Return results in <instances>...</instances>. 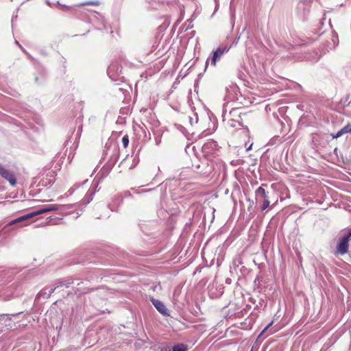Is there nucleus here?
Wrapping results in <instances>:
<instances>
[{"instance_id":"9b49d317","label":"nucleus","mask_w":351,"mask_h":351,"mask_svg":"<svg viewBox=\"0 0 351 351\" xmlns=\"http://www.w3.org/2000/svg\"><path fill=\"white\" fill-rule=\"evenodd\" d=\"M122 143H123V145L124 147H127L128 146L129 138H128V136L127 135L124 136L122 138Z\"/></svg>"},{"instance_id":"1a4fd4ad","label":"nucleus","mask_w":351,"mask_h":351,"mask_svg":"<svg viewBox=\"0 0 351 351\" xmlns=\"http://www.w3.org/2000/svg\"><path fill=\"white\" fill-rule=\"evenodd\" d=\"M173 351H187V348L184 344H178L173 347Z\"/></svg>"},{"instance_id":"423d86ee","label":"nucleus","mask_w":351,"mask_h":351,"mask_svg":"<svg viewBox=\"0 0 351 351\" xmlns=\"http://www.w3.org/2000/svg\"><path fill=\"white\" fill-rule=\"evenodd\" d=\"M217 147V143L213 141L206 143L203 147V152L207 154H210L213 149H215Z\"/></svg>"},{"instance_id":"6e6552de","label":"nucleus","mask_w":351,"mask_h":351,"mask_svg":"<svg viewBox=\"0 0 351 351\" xmlns=\"http://www.w3.org/2000/svg\"><path fill=\"white\" fill-rule=\"evenodd\" d=\"M256 196L257 197H261L263 199L269 198L267 195V193H266L265 190L263 189V186H260V187H258L256 189Z\"/></svg>"},{"instance_id":"f03ea898","label":"nucleus","mask_w":351,"mask_h":351,"mask_svg":"<svg viewBox=\"0 0 351 351\" xmlns=\"http://www.w3.org/2000/svg\"><path fill=\"white\" fill-rule=\"evenodd\" d=\"M230 49V47L226 45H220L214 52L213 57L210 60V63L213 66L216 65V62L218 60L221 58V57L226 53H227Z\"/></svg>"},{"instance_id":"0eeeda50","label":"nucleus","mask_w":351,"mask_h":351,"mask_svg":"<svg viewBox=\"0 0 351 351\" xmlns=\"http://www.w3.org/2000/svg\"><path fill=\"white\" fill-rule=\"evenodd\" d=\"M351 132V125H347L343 127L341 130H339L335 136L334 138H338L343 135V134Z\"/></svg>"},{"instance_id":"7ed1b4c3","label":"nucleus","mask_w":351,"mask_h":351,"mask_svg":"<svg viewBox=\"0 0 351 351\" xmlns=\"http://www.w3.org/2000/svg\"><path fill=\"white\" fill-rule=\"evenodd\" d=\"M0 175L5 179L8 180L9 182L12 185H15L16 179L14 176L9 171L5 169L0 164Z\"/></svg>"},{"instance_id":"f8f14e48","label":"nucleus","mask_w":351,"mask_h":351,"mask_svg":"<svg viewBox=\"0 0 351 351\" xmlns=\"http://www.w3.org/2000/svg\"><path fill=\"white\" fill-rule=\"evenodd\" d=\"M273 324V322H271V323H269L265 328L264 330L261 332V335H263L264 334L267 330V329Z\"/></svg>"},{"instance_id":"ddd939ff","label":"nucleus","mask_w":351,"mask_h":351,"mask_svg":"<svg viewBox=\"0 0 351 351\" xmlns=\"http://www.w3.org/2000/svg\"><path fill=\"white\" fill-rule=\"evenodd\" d=\"M344 237L348 238V240L350 239V238L351 237V230H349L348 235Z\"/></svg>"},{"instance_id":"f257e3e1","label":"nucleus","mask_w":351,"mask_h":351,"mask_svg":"<svg viewBox=\"0 0 351 351\" xmlns=\"http://www.w3.org/2000/svg\"><path fill=\"white\" fill-rule=\"evenodd\" d=\"M59 208V206L57 204H49V205H45L43 208L35 210L34 212H32L30 213H28L27 215H25L22 217H20L10 222V224H14L15 223L21 222L29 219H31L35 216H37L38 215H41L47 212L57 210Z\"/></svg>"},{"instance_id":"39448f33","label":"nucleus","mask_w":351,"mask_h":351,"mask_svg":"<svg viewBox=\"0 0 351 351\" xmlns=\"http://www.w3.org/2000/svg\"><path fill=\"white\" fill-rule=\"evenodd\" d=\"M348 242L349 240L348 238L343 237L339 242L337 246V252L341 254H344L348 252Z\"/></svg>"},{"instance_id":"9d476101","label":"nucleus","mask_w":351,"mask_h":351,"mask_svg":"<svg viewBox=\"0 0 351 351\" xmlns=\"http://www.w3.org/2000/svg\"><path fill=\"white\" fill-rule=\"evenodd\" d=\"M269 204H270V202L269 200V198L264 199L263 206H262V210H264L267 209L269 206Z\"/></svg>"},{"instance_id":"20e7f679","label":"nucleus","mask_w":351,"mask_h":351,"mask_svg":"<svg viewBox=\"0 0 351 351\" xmlns=\"http://www.w3.org/2000/svg\"><path fill=\"white\" fill-rule=\"evenodd\" d=\"M152 302L155 308L162 315H167L168 311L165 304L160 300L156 299H152Z\"/></svg>"}]
</instances>
